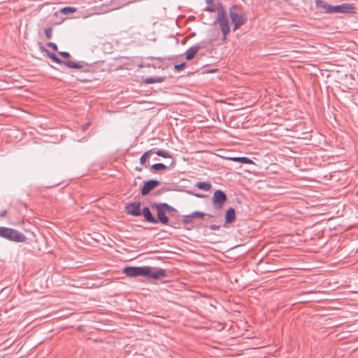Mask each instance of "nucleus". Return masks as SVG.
<instances>
[{"label": "nucleus", "mask_w": 358, "mask_h": 358, "mask_svg": "<svg viewBox=\"0 0 358 358\" xmlns=\"http://www.w3.org/2000/svg\"><path fill=\"white\" fill-rule=\"evenodd\" d=\"M163 80H164V78H160V77L147 78L145 80V83L147 84H153V83H161Z\"/></svg>", "instance_id": "nucleus-17"}, {"label": "nucleus", "mask_w": 358, "mask_h": 358, "mask_svg": "<svg viewBox=\"0 0 358 358\" xmlns=\"http://www.w3.org/2000/svg\"><path fill=\"white\" fill-rule=\"evenodd\" d=\"M228 159L238 162L241 164H253V161L250 159V158L245 157H229Z\"/></svg>", "instance_id": "nucleus-12"}, {"label": "nucleus", "mask_w": 358, "mask_h": 358, "mask_svg": "<svg viewBox=\"0 0 358 358\" xmlns=\"http://www.w3.org/2000/svg\"><path fill=\"white\" fill-rule=\"evenodd\" d=\"M90 125V124L88 122V123H86L83 126V130L85 131L86 129H87V128L89 127V126Z\"/></svg>", "instance_id": "nucleus-30"}, {"label": "nucleus", "mask_w": 358, "mask_h": 358, "mask_svg": "<svg viewBox=\"0 0 358 358\" xmlns=\"http://www.w3.org/2000/svg\"><path fill=\"white\" fill-rule=\"evenodd\" d=\"M52 28L50 27L45 29L44 33H45V35L47 38H48V39L52 38Z\"/></svg>", "instance_id": "nucleus-23"}, {"label": "nucleus", "mask_w": 358, "mask_h": 358, "mask_svg": "<svg viewBox=\"0 0 358 358\" xmlns=\"http://www.w3.org/2000/svg\"><path fill=\"white\" fill-rule=\"evenodd\" d=\"M46 45L50 48H52L53 50L57 51L58 50L57 45L52 43V42H48Z\"/></svg>", "instance_id": "nucleus-25"}, {"label": "nucleus", "mask_w": 358, "mask_h": 358, "mask_svg": "<svg viewBox=\"0 0 358 358\" xmlns=\"http://www.w3.org/2000/svg\"><path fill=\"white\" fill-rule=\"evenodd\" d=\"M196 196L198 197H202V196L201 194H196Z\"/></svg>", "instance_id": "nucleus-35"}, {"label": "nucleus", "mask_w": 358, "mask_h": 358, "mask_svg": "<svg viewBox=\"0 0 358 358\" xmlns=\"http://www.w3.org/2000/svg\"><path fill=\"white\" fill-rule=\"evenodd\" d=\"M154 150H155V149L150 150L143 154V155L140 158L141 164H142V165L145 164L147 157H149L150 154L153 153Z\"/></svg>", "instance_id": "nucleus-19"}, {"label": "nucleus", "mask_w": 358, "mask_h": 358, "mask_svg": "<svg viewBox=\"0 0 358 358\" xmlns=\"http://www.w3.org/2000/svg\"><path fill=\"white\" fill-rule=\"evenodd\" d=\"M210 228L213 230H217L220 229V226L216 224H211Z\"/></svg>", "instance_id": "nucleus-28"}, {"label": "nucleus", "mask_w": 358, "mask_h": 358, "mask_svg": "<svg viewBox=\"0 0 358 358\" xmlns=\"http://www.w3.org/2000/svg\"><path fill=\"white\" fill-rule=\"evenodd\" d=\"M229 16L234 24V31L246 22V18L243 16L241 8L238 6H233L230 8Z\"/></svg>", "instance_id": "nucleus-4"}, {"label": "nucleus", "mask_w": 358, "mask_h": 358, "mask_svg": "<svg viewBox=\"0 0 358 358\" xmlns=\"http://www.w3.org/2000/svg\"><path fill=\"white\" fill-rule=\"evenodd\" d=\"M123 273L130 278L143 276L150 279H159L166 275L162 268H155L150 266H126Z\"/></svg>", "instance_id": "nucleus-1"}, {"label": "nucleus", "mask_w": 358, "mask_h": 358, "mask_svg": "<svg viewBox=\"0 0 358 358\" xmlns=\"http://www.w3.org/2000/svg\"><path fill=\"white\" fill-rule=\"evenodd\" d=\"M206 3L208 5L206 8V10L210 12H213L215 10V6L213 3V0H206Z\"/></svg>", "instance_id": "nucleus-20"}, {"label": "nucleus", "mask_w": 358, "mask_h": 358, "mask_svg": "<svg viewBox=\"0 0 358 358\" xmlns=\"http://www.w3.org/2000/svg\"><path fill=\"white\" fill-rule=\"evenodd\" d=\"M160 184V182L157 180L152 179L144 182V185L141 189V194L145 196L148 194L152 189Z\"/></svg>", "instance_id": "nucleus-10"}, {"label": "nucleus", "mask_w": 358, "mask_h": 358, "mask_svg": "<svg viewBox=\"0 0 358 358\" xmlns=\"http://www.w3.org/2000/svg\"><path fill=\"white\" fill-rule=\"evenodd\" d=\"M205 215V214L202 212L196 211L191 214L192 217H197V218H201Z\"/></svg>", "instance_id": "nucleus-24"}, {"label": "nucleus", "mask_w": 358, "mask_h": 358, "mask_svg": "<svg viewBox=\"0 0 358 358\" xmlns=\"http://www.w3.org/2000/svg\"><path fill=\"white\" fill-rule=\"evenodd\" d=\"M167 166L162 163H156L151 166V169L155 171H161L166 169Z\"/></svg>", "instance_id": "nucleus-16"}, {"label": "nucleus", "mask_w": 358, "mask_h": 358, "mask_svg": "<svg viewBox=\"0 0 358 358\" xmlns=\"http://www.w3.org/2000/svg\"><path fill=\"white\" fill-rule=\"evenodd\" d=\"M76 11V8L74 7L66 6L61 9V13L64 15H69Z\"/></svg>", "instance_id": "nucleus-18"}, {"label": "nucleus", "mask_w": 358, "mask_h": 358, "mask_svg": "<svg viewBox=\"0 0 358 358\" xmlns=\"http://www.w3.org/2000/svg\"><path fill=\"white\" fill-rule=\"evenodd\" d=\"M150 206L152 208H155L157 210V220H158V222H161L164 224H167L169 222V217L166 215V212L162 206L161 203H153Z\"/></svg>", "instance_id": "nucleus-7"}, {"label": "nucleus", "mask_w": 358, "mask_h": 358, "mask_svg": "<svg viewBox=\"0 0 358 358\" xmlns=\"http://www.w3.org/2000/svg\"><path fill=\"white\" fill-rule=\"evenodd\" d=\"M236 218V212L233 208L228 209L225 214V222L226 223H231Z\"/></svg>", "instance_id": "nucleus-13"}, {"label": "nucleus", "mask_w": 358, "mask_h": 358, "mask_svg": "<svg viewBox=\"0 0 358 358\" xmlns=\"http://www.w3.org/2000/svg\"><path fill=\"white\" fill-rule=\"evenodd\" d=\"M227 195L222 190H216L213 197V203L216 208H221L227 201Z\"/></svg>", "instance_id": "nucleus-8"}, {"label": "nucleus", "mask_w": 358, "mask_h": 358, "mask_svg": "<svg viewBox=\"0 0 358 358\" xmlns=\"http://www.w3.org/2000/svg\"><path fill=\"white\" fill-rule=\"evenodd\" d=\"M174 69L177 71H179V64H176L174 65Z\"/></svg>", "instance_id": "nucleus-32"}, {"label": "nucleus", "mask_w": 358, "mask_h": 358, "mask_svg": "<svg viewBox=\"0 0 358 358\" xmlns=\"http://www.w3.org/2000/svg\"><path fill=\"white\" fill-rule=\"evenodd\" d=\"M40 50L41 52H45L47 55H48V52H50L48 49H46L43 46H41Z\"/></svg>", "instance_id": "nucleus-29"}, {"label": "nucleus", "mask_w": 358, "mask_h": 358, "mask_svg": "<svg viewBox=\"0 0 358 358\" xmlns=\"http://www.w3.org/2000/svg\"><path fill=\"white\" fill-rule=\"evenodd\" d=\"M141 215H143L145 220L148 222H150V223H153V224H157L158 223V220H157V218H155L150 208L148 207H144L141 211Z\"/></svg>", "instance_id": "nucleus-11"}, {"label": "nucleus", "mask_w": 358, "mask_h": 358, "mask_svg": "<svg viewBox=\"0 0 358 358\" xmlns=\"http://www.w3.org/2000/svg\"><path fill=\"white\" fill-rule=\"evenodd\" d=\"M157 156L162 157L164 158H168L170 157V155L168 152H166L164 150H158L156 152H154Z\"/></svg>", "instance_id": "nucleus-22"}, {"label": "nucleus", "mask_w": 358, "mask_h": 358, "mask_svg": "<svg viewBox=\"0 0 358 358\" xmlns=\"http://www.w3.org/2000/svg\"><path fill=\"white\" fill-rule=\"evenodd\" d=\"M6 213H6V210H3V211H1V212L0 213V217H3L6 216Z\"/></svg>", "instance_id": "nucleus-31"}, {"label": "nucleus", "mask_w": 358, "mask_h": 358, "mask_svg": "<svg viewBox=\"0 0 358 358\" xmlns=\"http://www.w3.org/2000/svg\"><path fill=\"white\" fill-rule=\"evenodd\" d=\"M192 216L191 215H188V216H185L184 217V219H183V222L185 223V224H189L192 222Z\"/></svg>", "instance_id": "nucleus-27"}, {"label": "nucleus", "mask_w": 358, "mask_h": 358, "mask_svg": "<svg viewBox=\"0 0 358 358\" xmlns=\"http://www.w3.org/2000/svg\"><path fill=\"white\" fill-rule=\"evenodd\" d=\"M124 210L128 215L138 217L141 215V202H134L127 203L124 207Z\"/></svg>", "instance_id": "nucleus-9"}, {"label": "nucleus", "mask_w": 358, "mask_h": 358, "mask_svg": "<svg viewBox=\"0 0 358 358\" xmlns=\"http://www.w3.org/2000/svg\"><path fill=\"white\" fill-rule=\"evenodd\" d=\"M182 284L180 282V288L182 287Z\"/></svg>", "instance_id": "nucleus-36"}, {"label": "nucleus", "mask_w": 358, "mask_h": 358, "mask_svg": "<svg viewBox=\"0 0 358 358\" xmlns=\"http://www.w3.org/2000/svg\"><path fill=\"white\" fill-rule=\"evenodd\" d=\"M196 186L200 189H202V190H204V191H208L211 188V185L210 183L209 182H198L196 185Z\"/></svg>", "instance_id": "nucleus-15"}, {"label": "nucleus", "mask_w": 358, "mask_h": 358, "mask_svg": "<svg viewBox=\"0 0 358 358\" xmlns=\"http://www.w3.org/2000/svg\"><path fill=\"white\" fill-rule=\"evenodd\" d=\"M217 22L220 24L223 37L222 41H226L227 36L230 31L229 20L227 14L222 6L217 9Z\"/></svg>", "instance_id": "nucleus-5"}, {"label": "nucleus", "mask_w": 358, "mask_h": 358, "mask_svg": "<svg viewBox=\"0 0 358 358\" xmlns=\"http://www.w3.org/2000/svg\"><path fill=\"white\" fill-rule=\"evenodd\" d=\"M0 237L15 243H25L27 238L19 231L5 227H0Z\"/></svg>", "instance_id": "nucleus-3"}, {"label": "nucleus", "mask_w": 358, "mask_h": 358, "mask_svg": "<svg viewBox=\"0 0 358 358\" xmlns=\"http://www.w3.org/2000/svg\"><path fill=\"white\" fill-rule=\"evenodd\" d=\"M185 66V62H180V70L183 69Z\"/></svg>", "instance_id": "nucleus-33"}, {"label": "nucleus", "mask_w": 358, "mask_h": 358, "mask_svg": "<svg viewBox=\"0 0 358 358\" xmlns=\"http://www.w3.org/2000/svg\"><path fill=\"white\" fill-rule=\"evenodd\" d=\"M161 204H162V206L163 207V208L166 210V212H167V213L176 212V210L173 207L169 206L166 203H161Z\"/></svg>", "instance_id": "nucleus-21"}, {"label": "nucleus", "mask_w": 358, "mask_h": 358, "mask_svg": "<svg viewBox=\"0 0 358 358\" xmlns=\"http://www.w3.org/2000/svg\"><path fill=\"white\" fill-rule=\"evenodd\" d=\"M176 24L178 27H179V16L176 20Z\"/></svg>", "instance_id": "nucleus-34"}, {"label": "nucleus", "mask_w": 358, "mask_h": 358, "mask_svg": "<svg viewBox=\"0 0 358 358\" xmlns=\"http://www.w3.org/2000/svg\"><path fill=\"white\" fill-rule=\"evenodd\" d=\"M316 6L323 8L326 13H355V8L353 4L343 3L337 6H331L322 0L316 1Z\"/></svg>", "instance_id": "nucleus-2"}, {"label": "nucleus", "mask_w": 358, "mask_h": 358, "mask_svg": "<svg viewBox=\"0 0 358 358\" xmlns=\"http://www.w3.org/2000/svg\"><path fill=\"white\" fill-rule=\"evenodd\" d=\"M198 52V48L192 47L188 49L184 55L187 60H191L194 58L196 53Z\"/></svg>", "instance_id": "nucleus-14"}, {"label": "nucleus", "mask_w": 358, "mask_h": 358, "mask_svg": "<svg viewBox=\"0 0 358 358\" xmlns=\"http://www.w3.org/2000/svg\"><path fill=\"white\" fill-rule=\"evenodd\" d=\"M48 56L52 62H54L57 64H64L71 69H80L84 66L83 62H73V61H63V60L60 59L57 56V55H55V53L51 52H48Z\"/></svg>", "instance_id": "nucleus-6"}, {"label": "nucleus", "mask_w": 358, "mask_h": 358, "mask_svg": "<svg viewBox=\"0 0 358 358\" xmlns=\"http://www.w3.org/2000/svg\"><path fill=\"white\" fill-rule=\"evenodd\" d=\"M59 55L63 57V58H69L71 57L70 54L68 52H65V51H60L59 52Z\"/></svg>", "instance_id": "nucleus-26"}]
</instances>
